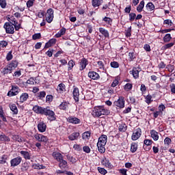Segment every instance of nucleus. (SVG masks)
<instances>
[{
  "label": "nucleus",
  "mask_w": 175,
  "mask_h": 175,
  "mask_svg": "<svg viewBox=\"0 0 175 175\" xmlns=\"http://www.w3.org/2000/svg\"><path fill=\"white\" fill-rule=\"evenodd\" d=\"M110 114V111L109 110L105 109V107L103 106H98L95 107L92 112V116H93L94 118L102 117V116H109Z\"/></svg>",
  "instance_id": "obj_1"
},
{
  "label": "nucleus",
  "mask_w": 175,
  "mask_h": 175,
  "mask_svg": "<svg viewBox=\"0 0 175 175\" xmlns=\"http://www.w3.org/2000/svg\"><path fill=\"white\" fill-rule=\"evenodd\" d=\"M42 115L46 116L49 121H55L56 120L55 113H54L51 109L47 107L45 108L44 113Z\"/></svg>",
  "instance_id": "obj_2"
},
{
  "label": "nucleus",
  "mask_w": 175,
  "mask_h": 175,
  "mask_svg": "<svg viewBox=\"0 0 175 175\" xmlns=\"http://www.w3.org/2000/svg\"><path fill=\"white\" fill-rule=\"evenodd\" d=\"M46 21L49 23V24L53 23V20L54 19V10L53 8H49L46 10Z\"/></svg>",
  "instance_id": "obj_3"
},
{
  "label": "nucleus",
  "mask_w": 175,
  "mask_h": 175,
  "mask_svg": "<svg viewBox=\"0 0 175 175\" xmlns=\"http://www.w3.org/2000/svg\"><path fill=\"white\" fill-rule=\"evenodd\" d=\"M3 28L5 29L6 33H10V35L14 33V27L12 23H5L3 25Z\"/></svg>",
  "instance_id": "obj_4"
},
{
  "label": "nucleus",
  "mask_w": 175,
  "mask_h": 175,
  "mask_svg": "<svg viewBox=\"0 0 175 175\" xmlns=\"http://www.w3.org/2000/svg\"><path fill=\"white\" fill-rule=\"evenodd\" d=\"M20 93V88L17 85H12V89L8 92V96H16Z\"/></svg>",
  "instance_id": "obj_5"
},
{
  "label": "nucleus",
  "mask_w": 175,
  "mask_h": 175,
  "mask_svg": "<svg viewBox=\"0 0 175 175\" xmlns=\"http://www.w3.org/2000/svg\"><path fill=\"white\" fill-rule=\"evenodd\" d=\"M113 105L120 109H124V107H125V100H124V97L119 96V98L113 103Z\"/></svg>",
  "instance_id": "obj_6"
},
{
  "label": "nucleus",
  "mask_w": 175,
  "mask_h": 175,
  "mask_svg": "<svg viewBox=\"0 0 175 175\" xmlns=\"http://www.w3.org/2000/svg\"><path fill=\"white\" fill-rule=\"evenodd\" d=\"M34 137L38 142H41L42 143H47V142H49V138L42 134H36Z\"/></svg>",
  "instance_id": "obj_7"
},
{
  "label": "nucleus",
  "mask_w": 175,
  "mask_h": 175,
  "mask_svg": "<svg viewBox=\"0 0 175 175\" xmlns=\"http://www.w3.org/2000/svg\"><path fill=\"white\" fill-rule=\"evenodd\" d=\"M21 161H23V158L21 157H18L16 158L12 159L10 161L11 166L15 167V166H18L20 163H21Z\"/></svg>",
  "instance_id": "obj_8"
},
{
  "label": "nucleus",
  "mask_w": 175,
  "mask_h": 175,
  "mask_svg": "<svg viewBox=\"0 0 175 175\" xmlns=\"http://www.w3.org/2000/svg\"><path fill=\"white\" fill-rule=\"evenodd\" d=\"M87 65H88V60L85 57L82 58L79 63V70H84L87 68Z\"/></svg>",
  "instance_id": "obj_9"
},
{
  "label": "nucleus",
  "mask_w": 175,
  "mask_h": 175,
  "mask_svg": "<svg viewBox=\"0 0 175 175\" xmlns=\"http://www.w3.org/2000/svg\"><path fill=\"white\" fill-rule=\"evenodd\" d=\"M142 136V129L140 128L137 129L135 132L133 133L131 139L132 140H137L139 137Z\"/></svg>",
  "instance_id": "obj_10"
},
{
  "label": "nucleus",
  "mask_w": 175,
  "mask_h": 175,
  "mask_svg": "<svg viewBox=\"0 0 175 175\" xmlns=\"http://www.w3.org/2000/svg\"><path fill=\"white\" fill-rule=\"evenodd\" d=\"M46 108H43L40 106L38 105H35L33 107V111H34V113H36L37 114H42L43 115L44 113V110Z\"/></svg>",
  "instance_id": "obj_11"
},
{
  "label": "nucleus",
  "mask_w": 175,
  "mask_h": 175,
  "mask_svg": "<svg viewBox=\"0 0 175 175\" xmlns=\"http://www.w3.org/2000/svg\"><path fill=\"white\" fill-rule=\"evenodd\" d=\"M88 77L92 79V80H99L100 79V76L96 72L94 71H90L88 72Z\"/></svg>",
  "instance_id": "obj_12"
},
{
  "label": "nucleus",
  "mask_w": 175,
  "mask_h": 175,
  "mask_svg": "<svg viewBox=\"0 0 175 175\" xmlns=\"http://www.w3.org/2000/svg\"><path fill=\"white\" fill-rule=\"evenodd\" d=\"M67 120L68 122H70V124H80V122H81V120H80V119H79L75 116L68 117Z\"/></svg>",
  "instance_id": "obj_13"
},
{
  "label": "nucleus",
  "mask_w": 175,
  "mask_h": 175,
  "mask_svg": "<svg viewBox=\"0 0 175 175\" xmlns=\"http://www.w3.org/2000/svg\"><path fill=\"white\" fill-rule=\"evenodd\" d=\"M106 143H107V135H102L99 138H98V142L97 144L100 145H104L106 146Z\"/></svg>",
  "instance_id": "obj_14"
},
{
  "label": "nucleus",
  "mask_w": 175,
  "mask_h": 175,
  "mask_svg": "<svg viewBox=\"0 0 175 175\" xmlns=\"http://www.w3.org/2000/svg\"><path fill=\"white\" fill-rule=\"evenodd\" d=\"M140 72L139 68L134 67L133 70L130 71V74L133 75L134 79H139V72Z\"/></svg>",
  "instance_id": "obj_15"
},
{
  "label": "nucleus",
  "mask_w": 175,
  "mask_h": 175,
  "mask_svg": "<svg viewBox=\"0 0 175 175\" xmlns=\"http://www.w3.org/2000/svg\"><path fill=\"white\" fill-rule=\"evenodd\" d=\"M46 128H47V126L44 122H41L38 124V129L39 132H41L42 133L46 132Z\"/></svg>",
  "instance_id": "obj_16"
},
{
  "label": "nucleus",
  "mask_w": 175,
  "mask_h": 175,
  "mask_svg": "<svg viewBox=\"0 0 175 175\" xmlns=\"http://www.w3.org/2000/svg\"><path fill=\"white\" fill-rule=\"evenodd\" d=\"M72 94L75 102H79V98L80 96V92L79 91V88H74Z\"/></svg>",
  "instance_id": "obj_17"
},
{
  "label": "nucleus",
  "mask_w": 175,
  "mask_h": 175,
  "mask_svg": "<svg viewBox=\"0 0 175 175\" xmlns=\"http://www.w3.org/2000/svg\"><path fill=\"white\" fill-rule=\"evenodd\" d=\"M53 158H55V159H56V161H57V162L62 161V159H64V156L62 155V154L56 152L53 153Z\"/></svg>",
  "instance_id": "obj_18"
},
{
  "label": "nucleus",
  "mask_w": 175,
  "mask_h": 175,
  "mask_svg": "<svg viewBox=\"0 0 175 175\" xmlns=\"http://www.w3.org/2000/svg\"><path fill=\"white\" fill-rule=\"evenodd\" d=\"M29 98V95L28 93H23L20 96L19 102H21V103H24V102H25Z\"/></svg>",
  "instance_id": "obj_19"
},
{
  "label": "nucleus",
  "mask_w": 175,
  "mask_h": 175,
  "mask_svg": "<svg viewBox=\"0 0 175 175\" xmlns=\"http://www.w3.org/2000/svg\"><path fill=\"white\" fill-rule=\"evenodd\" d=\"M0 142L8 143L10 142V138L6 136V135H5L3 133H0Z\"/></svg>",
  "instance_id": "obj_20"
},
{
  "label": "nucleus",
  "mask_w": 175,
  "mask_h": 175,
  "mask_svg": "<svg viewBox=\"0 0 175 175\" xmlns=\"http://www.w3.org/2000/svg\"><path fill=\"white\" fill-rule=\"evenodd\" d=\"M79 136H80L79 133H72L71 135L68 136V139L71 142H73V140H77Z\"/></svg>",
  "instance_id": "obj_21"
},
{
  "label": "nucleus",
  "mask_w": 175,
  "mask_h": 175,
  "mask_svg": "<svg viewBox=\"0 0 175 175\" xmlns=\"http://www.w3.org/2000/svg\"><path fill=\"white\" fill-rule=\"evenodd\" d=\"M13 72V70L8 66L7 65L4 68H3L1 73L3 75H9Z\"/></svg>",
  "instance_id": "obj_22"
},
{
  "label": "nucleus",
  "mask_w": 175,
  "mask_h": 175,
  "mask_svg": "<svg viewBox=\"0 0 175 175\" xmlns=\"http://www.w3.org/2000/svg\"><path fill=\"white\" fill-rule=\"evenodd\" d=\"M150 136L154 140L157 142L159 139V135H158V132H157L155 130H151L150 131Z\"/></svg>",
  "instance_id": "obj_23"
},
{
  "label": "nucleus",
  "mask_w": 175,
  "mask_h": 175,
  "mask_svg": "<svg viewBox=\"0 0 175 175\" xmlns=\"http://www.w3.org/2000/svg\"><path fill=\"white\" fill-rule=\"evenodd\" d=\"M68 107H69V103L66 101H64L59 105V109L61 110H68Z\"/></svg>",
  "instance_id": "obj_24"
},
{
  "label": "nucleus",
  "mask_w": 175,
  "mask_h": 175,
  "mask_svg": "<svg viewBox=\"0 0 175 175\" xmlns=\"http://www.w3.org/2000/svg\"><path fill=\"white\" fill-rule=\"evenodd\" d=\"M8 66L12 70H14V69L18 66V62H17V60H12Z\"/></svg>",
  "instance_id": "obj_25"
},
{
  "label": "nucleus",
  "mask_w": 175,
  "mask_h": 175,
  "mask_svg": "<svg viewBox=\"0 0 175 175\" xmlns=\"http://www.w3.org/2000/svg\"><path fill=\"white\" fill-rule=\"evenodd\" d=\"M93 8H99L102 5V0H92Z\"/></svg>",
  "instance_id": "obj_26"
},
{
  "label": "nucleus",
  "mask_w": 175,
  "mask_h": 175,
  "mask_svg": "<svg viewBox=\"0 0 175 175\" xmlns=\"http://www.w3.org/2000/svg\"><path fill=\"white\" fill-rule=\"evenodd\" d=\"M65 88H66L65 84L59 83L57 88V92L62 94V92H64V91H65Z\"/></svg>",
  "instance_id": "obj_27"
},
{
  "label": "nucleus",
  "mask_w": 175,
  "mask_h": 175,
  "mask_svg": "<svg viewBox=\"0 0 175 175\" xmlns=\"http://www.w3.org/2000/svg\"><path fill=\"white\" fill-rule=\"evenodd\" d=\"M10 110L12 111L13 114H18V109H17V106H16V104H10Z\"/></svg>",
  "instance_id": "obj_28"
},
{
  "label": "nucleus",
  "mask_w": 175,
  "mask_h": 175,
  "mask_svg": "<svg viewBox=\"0 0 175 175\" xmlns=\"http://www.w3.org/2000/svg\"><path fill=\"white\" fill-rule=\"evenodd\" d=\"M20 154L23 156L25 159H31V154H29V152H28L27 151L21 150L20 152Z\"/></svg>",
  "instance_id": "obj_29"
},
{
  "label": "nucleus",
  "mask_w": 175,
  "mask_h": 175,
  "mask_svg": "<svg viewBox=\"0 0 175 175\" xmlns=\"http://www.w3.org/2000/svg\"><path fill=\"white\" fill-rule=\"evenodd\" d=\"M59 167H60V169H65V167H66V166H68V162L65 160L62 159L60 161H59Z\"/></svg>",
  "instance_id": "obj_30"
},
{
  "label": "nucleus",
  "mask_w": 175,
  "mask_h": 175,
  "mask_svg": "<svg viewBox=\"0 0 175 175\" xmlns=\"http://www.w3.org/2000/svg\"><path fill=\"white\" fill-rule=\"evenodd\" d=\"M99 32H100V33H102V35H103L105 38H109V31L106 30L105 28L100 27Z\"/></svg>",
  "instance_id": "obj_31"
},
{
  "label": "nucleus",
  "mask_w": 175,
  "mask_h": 175,
  "mask_svg": "<svg viewBox=\"0 0 175 175\" xmlns=\"http://www.w3.org/2000/svg\"><path fill=\"white\" fill-rule=\"evenodd\" d=\"M144 8V1H142L138 6L137 7V12L140 13L141 12H143V9Z\"/></svg>",
  "instance_id": "obj_32"
},
{
  "label": "nucleus",
  "mask_w": 175,
  "mask_h": 175,
  "mask_svg": "<svg viewBox=\"0 0 175 175\" xmlns=\"http://www.w3.org/2000/svg\"><path fill=\"white\" fill-rule=\"evenodd\" d=\"M105 146L106 145L97 144L98 150L99 152H100V154H103L106 151V148H105Z\"/></svg>",
  "instance_id": "obj_33"
},
{
  "label": "nucleus",
  "mask_w": 175,
  "mask_h": 175,
  "mask_svg": "<svg viewBox=\"0 0 175 175\" xmlns=\"http://www.w3.org/2000/svg\"><path fill=\"white\" fill-rule=\"evenodd\" d=\"M170 40H172V36L170 33L165 34V36L163 37L164 43H169Z\"/></svg>",
  "instance_id": "obj_34"
},
{
  "label": "nucleus",
  "mask_w": 175,
  "mask_h": 175,
  "mask_svg": "<svg viewBox=\"0 0 175 175\" xmlns=\"http://www.w3.org/2000/svg\"><path fill=\"white\" fill-rule=\"evenodd\" d=\"M29 169V164H28V163H24L22 165V167L21 168V170L22 172H27V170H28Z\"/></svg>",
  "instance_id": "obj_35"
},
{
  "label": "nucleus",
  "mask_w": 175,
  "mask_h": 175,
  "mask_svg": "<svg viewBox=\"0 0 175 175\" xmlns=\"http://www.w3.org/2000/svg\"><path fill=\"white\" fill-rule=\"evenodd\" d=\"M174 44H175L174 42H170V43L166 44L164 46H163L162 49L163 50H167V49H171V47H173Z\"/></svg>",
  "instance_id": "obj_36"
},
{
  "label": "nucleus",
  "mask_w": 175,
  "mask_h": 175,
  "mask_svg": "<svg viewBox=\"0 0 175 175\" xmlns=\"http://www.w3.org/2000/svg\"><path fill=\"white\" fill-rule=\"evenodd\" d=\"M76 64L75 63V61L73 59H71L68 62V70H72L73 69V66H75Z\"/></svg>",
  "instance_id": "obj_37"
},
{
  "label": "nucleus",
  "mask_w": 175,
  "mask_h": 175,
  "mask_svg": "<svg viewBox=\"0 0 175 175\" xmlns=\"http://www.w3.org/2000/svg\"><path fill=\"white\" fill-rule=\"evenodd\" d=\"M131 151L132 152H136L137 151V144L136 143L131 144Z\"/></svg>",
  "instance_id": "obj_38"
},
{
  "label": "nucleus",
  "mask_w": 175,
  "mask_h": 175,
  "mask_svg": "<svg viewBox=\"0 0 175 175\" xmlns=\"http://www.w3.org/2000/svg\"><path fill=\"white\" fill-rule=\"evenodd\" d=\"M103 21H105V23H106L107 24H109L110 25H111V23H113V19L107 16H105L103 18Z\"/></svg>",
  "instance_id": "obj_39"
},
{
  "label": "nucleus",
  "mask_w": 175,
  "mask_h": 175,
  "mask_svg": "<svg viewBox=\"0 0 175 175\" xmlns=\"http://www.w3.org/2000/svg\"><path fill=\"white\" fill-rule=\"evenodd\" d=\"M120 132H125L126 131V125L124 123L119 125Z\"/></svg>",
  "instance_id": "obj_40"
},
{
  "label": "nucleus",
  "mask_w": 175,
  "mask_h": 175,
  "mask_svg": "<svg viewBox=\"0 0 175 175\" xmlns=\"http://www.w3.org/2000/svg\"><path fill=\"white\" fill-rule=\"evenodd\" d=\"M6 161H8V155L3 154L1 157H0V163H6Z\"/></svg>",
  "instance_id": "obj_41"
},
{
  "label": "nucleus",
  "mask_w": 175,
  "mask_h": 175,
  "mask_svg": "<svg viewBox=\"0 0 175 175\" xmlns=\"http://www.w3.org/2000/svg\"><path fill=\"white\" fill-rule=\"evenodd\" d=\"M103 165H105V166H106L107 167H111V163H110V161H109L108 159H105L103 161Z\"/></svg>",
  "instance_id": "obj_42"
},
{
  "label": "nucleus",
  "mask_w": 175,
  "mask_h": 175,
  "mask_svg": "<svg viewBox=\"0 0 175 175\" xmlns=\"http://www.w3.org/2000/svg\"><path fill=\"white\" fill-rule=\"evenodd\" d=\"M91 137V133L90 131H86L83 133L82 137L83 139H90Z\"/></svg>",
  "instance_id": "obj_43"
},
{
  "label": "nucleus",
  "mask_w": 175,
  "mask_h": 175,
  "mask_svg": "<svg viewBox=\"0 0 175 175\" xmlns=\"http://www.w3.org/2000/svg\"><path fill=\"white\" fill-rule=\"evenodd\" d=\"M12 139L13 140H14L15 142H18V143H21L23 142V139H21V137H20L19 135H13Z\"/></svg>",
  "instance_id": "obj_44"
},
{
  "label": "nucleus",
  "mask_w": 175,
  "mask_h": 175,
  "mask_svg": "<svg viewBox=\"0 0 175 175\" xmlns=\"http://www.w3.org/2000/svg\"><path fill=\"white\" fill-rule=\"evenodd\" d=\"M45 97H46V92L42 91L38 93V98H39V99L42 100Z\"/></svg>",
  "instance_id": "obj_45"
},
{
  "label": "nucleus",
  "mask_w": 175,
  "mask_h": 175,
  "mask_svg": "<svg viewBox=\"0 0 175 175\" xmlns=\"http://www.w3.org/2000/svg\"><path fill=\"white\" fill-rule=\"evenodd\" d=\"M146 8H148V9L151 11L154 10L155 9V5L151 2L148 3L146 5Z\"/></svg>",
  "instance_id": "obj_46"
},
{
  "label": "nucleus",
  "mask_w": 175,
  "mask_h": 175,
  "mask_svg": "<svg viewBox=\"0 0 175 175\" xmlns=\"http://www.w3.org/2000/svg\"><path fill=\"white\" fill-rule=\"evenodd\" d=\"M98 170L100 173V174H107V170H106L105 168H102L100 167H98Z\"/></svg>",
  "instance_id": "obj_47"
},
{
  "label": "nucleus",
  "mask_w": 175,
  "mask_h": 175,
  "mask_svg": "<svg viewBox=\"0 0 175 175\" xmlns=\"http://www.w3.org/2000/svg\"><path fill=\"white\" fill-rule=\"evenodd\" d=\"M67 159H68L70 161V162H71L72 163H76L77 161L76 158L70 156V155H67Z\"/></svg>",
  "instance_id": "obj_48"
},
{
  "label": "nucleus",
  "mask_w": 175,
  "mask_h": 175,
  "mask_svg": "<svg viewBox=\"0 0 175 175\" xmlns=\"http://www.w3.org/2000/svg\"><path fill=\"white\" fill-rule=\"evenodd\" d=\"M40 38H42V35L40 34V33H35L32 36V39L33 40H36L38 39H40Z\"/></svg>",
  "instance_id": "obj_49"
},
{
  "label": "nucleus",
  "mask_w": 175,
  "mask_h": 175,
  "mask_svg": "<svg viewBox=\"0 0 175 175\" xmlns=\"http://www.w3.org/2000/svg\"><path fill=\"white\" fill-rule=\"evenodd\" d=\"M10 23H11L12 25H16V24H18L17 20L13 16L10 18Z\"/></svg>",
  "instance_id": "obj_50"
},
{
  "label": "nucleus",
  "mask_w": 175,
  "mask_h": 175,
  "mask_svg": "<svg viewBox=\"0 0 175 175\" xmlns=\"http://www.w3.org/2000/svg\"><path fill=\"white\" fill-rule=\"evenodd\" d=\"M129 61H133L135 58H136V56H135V53L130 52L129 53Z\"/></svg>",
  "instance_id": "obj_51"
},
{
  "label": "nucleus",
  "mask_w": 175,
  "mask_h": 175,
  "mask_svg": "<svg viewBox=\"0 0 175 175\" xmlns=\"http://www.w3.org/2000/svg\"><path fill=\"white\" fill-rule=\"evenodd\" d=\"M151 99H152V96L151 95H148L146 97V103L148 105H150V103H151V102H152V100H151Z\"/></svg>",
  "instance_id": "obj_52"
},
{
  "label": "nucleus",
  "mask_w": 175,
  "mask_h": 175,
  "mask_svg": "<svg viewBox=\"0 0 175 175\" xmlns=\"http://www.w3.org/2000/svg\"><path fill=\"white\" fill-rule=\"evenodd\" d=\"M6 0H0V6L2 9H5L6 8Z\"/></svg>",
  "instance_id": "obj_53"
},
{
  "label": "nucleus",
  "mask_w": 175,
  "mask_h": 175,
  "mask_svg": "<svg viewBox=\"0 0 175 175\" xmlns=\"http://www.w3.org/2000/svg\"><path fill=\"white\" fill-rule=\"evenodd\" d=\"M135 18H136V14L135 13H130L129 14V21H134Z\"/></svg>",
  "instance_id": "obj_54"
},
{
  "label": "nucleus",
  "mask_w": 175,
  "mask_h": 175,
  "mask_svg": "<svg viewBox=\"0 0 175 175\" xmlns=\"http://www.w3.org/2000/svg\"><path fill=\"white\" fill-rule=\"evenodd\" d=\"M34 2H35V0H28L27 2V8H32V6H33Z\"/></svg>",
  "instance_id": "obj_55"
},
{
  "label": "nucleus",
  "mask_w": 175,
  "mask_h": 175,
  "mask_svg": "<svg viewBox=\"0 0 175 175\" xmlns=\"http://www.w3.org/2000/svg\"><path fill=\"white\" fill-rule=\"evenodd\" d=\"M6 59L7 61H10L13 59V55H12V51H10L8 53L7 56H6Z\"/></svg>",
  "instance_id": "obj_56"
},
{
  "label": "nucleus",
  "mask_w": 175,
  "mask_h": 175,
  "mask_svg": "<svg viewBox=\"0 0 175 175\" xmlns=\"http://www.w3.org/2000/svg\"><path fill=\"white\" fill-rule=\"evenodd\" d=\"M111 68H119L120 64L117 62H111Z\"/></svg>",
  "instance_id": "obj_57"
},
{
  "label": "nucleus",
  "mask_w": 175,
  "mask_h": 175,
  "mask_svg": "<svg viewBox=\"0 0 175 175\" xmlns=\"http://www.w3.org/2000/svg\"><path fill=\"white\" fill-rule=\"evenodd\" d=\"M83 150L84 152H86V154H90V152H91V148H90V146H83Z\"/></svg>",
  "instance_id": "obj_58"
},
{
  "label": "nucleus",
  "mask_w": 175,
  "mask_h": 175,
  "mask_svg": "<svg viewBox=\"0 0 175 175\" xmlns=\"http://www.w3.org/2000/svg\"><path fill=\"white\" fill-rule=\"evenodd\" d=\"M133 87V85H132V83H126L124 85V90H126L127 91H129V90H132Z\"/></svg>",
  "instance_id": "obj_59"
},
{
  "label": "nucleus",
  "mask_w": 175,
  "mask_h": 175,
  "mask_svg": "<svg viewBox=\"0 0 175 175\" xmlns=\"http://www.w3.org/2000/svg\"><path fill=\"white\" fill-rule=\"evenodd\" d=\"M166 69H168L169 72H173V70H174V66L172 65V64H168L166 66Z\"/></svg>",
  "instance_id": "obj_60"
},
{
  "label": "nucleus",
  "mask_w": 175,
  "mask_h": 175,
  "mask_svg": "<svg viewBox=\"0 0 175 175\" xmlns=\"http://www.w3.org/2000/svg\"><path fill=\"white\" fill-rule=\"evenodd\" d=\"M35 80H36V78L31 77L27 81V83L33 85Z\"/></svg>",
  "instance_id": "obj_61"
},
{
  "label": "nucleus",
  "mask_w": 175,
  "mask_h": 175,
  "mask_svg": "<svg viewBox=\"0 0 175 175\" xmlns=\"http://www.w3.org/2000/svg\"><path fill=\"white\" fill-rule=\"evenodd\" d=\"M53 53H54V49H49L48 51L46 52L48 57H53Z\"/></svg>",
  "instance_id": "obj_62"
},
{
  "label": "nucleus",
  "mask_w": 175,
  "mask_h": 175,
  "mask_svg": "<svg viewBox=\"0 0 175 175\" xmlns=\"http://www.w3.org/2000/svg\"><path fill=\"white\" fill-rule=\"evenodd\" d=\"M144 143L146 146H151L152 144V140L151 139H145Z\"/></svg>",
  "instance_id": "obj_63"
},
{
  "label": "nucleus",
  "mask_w": 175,
  "mask_h": 175,
  "mask_svg": "<svg viewBox=\"0 0 175 175\" xmlns=\"http://www.w3.org/2000/svg\"><path fill=\"white\" fill-rule=\"evenodd\" d=\"M170 88L171 89L172 94H174L175 93V84L174 83L170 84Z\"/></svg>",
  "instance_id": "obj_64"
}]
</instances>
